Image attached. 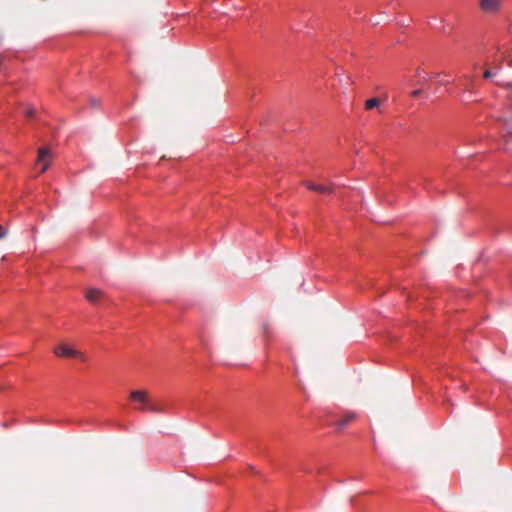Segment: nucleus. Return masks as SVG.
<instances>
[{
  "label": "nucleus",
  "mask_w": 512,
  "mask_h": 512,
  "mask_svg": "<svg viewBox=\"0 0 512 512\" xmlns=\"http://www.w3.org/2000/svg\"><path fill=\"white\" fill-rule=\"evenodd\" d=\"M129 399L135 404L134 409L138 411H147L152 400L146 390H133L130 392Z\"/></svg>",
  "instance_id": "obj_1"
},
{
  "label": "nucleus",
  "mask_w": 512,
  "mask_h": 512,
  "mask_svg": "<svg viewBox=\"0 0 512 512\" xmlns=\"http://www.w3.org/2000/svg\"><path fill=\"white\" fill-rule=\"evenodd\" d=\"M53 352L58 357L77 358L81 361L86 360L83 353L72 348L71 346L67 345L66 343H60L57 347L54 348Z\"/></svg>",
  "instance_id": "obj_2"
},
{
  "label": "nucleus",
  "mask_w": 512,
  "mask_h": 512,
  "mask_svg": "<svg viewBox=\"0 0 512 512\" xmlns=\"http://www.w3.org/2000/svg\"><path fill=\"white\" fill-rule=\"evenodd\" d=\"M503 0H480L479 7L485 13H495L502 6Z\"/></svg>",
  "instance_id": "obj_3"
},
{
  "label": "nucleus",
  "mask_w": 512,
  "mask_h": 512,
  "mask_svg": "<svg viewBox=\"0 0 512 512\" xmlns=\"http://www.w3.org/2000/svg\"><path fill=\"white\" fill-rule=\"evenodd\" d=\"M357 418L356 413L354 412H346L342 418L335 422V426L338 431L343 430L348 425L352 424Z\"/></svg>",
  "instance_id": "obj_4"
},
{
  "label": "nucleus",
  "mask_w": 512,
  "mask_h": 512,
  "mask_svg": "<svg viewBox=\"0 0 512 512\" xmlns=\"http://www.w3.org/2000/svg\"><path fill=\"white\" fill-rule=\"evenodd\" d=\"M49 154H50V152L47 148H40L38 151V160H37L38 163L37 164L41 165L40 173H44L49 167V161H48Z\"/></svg>",
  "instance_id": "obj_5"
},
{
  "label": "nucleus",
  "mask_w": 512,
  "mask_h": 512,
  "mask_svg": "<svg viewBox=\"0 0 512 512\" xmlns=\"http://www.w3.org/2000/svg\"><path fill=\"white\" fill-rule=\"evenodd\" d=\"M86 299L95 304L97 303L102 297L105 296L104 292L102 290L96 289V288H90L86 292Z\"/></svg>",
  "instance_id": "obj_6"
},
{
  "label": "nucleus",
  "mask_w": 512,
  "mask_h": 512,
  "mask_svg": "<svg viewBox=\"0 0 512 512\" xmlns=\"http://www.w3.org/2000/svg\"><path fill=\"white\" fill-rule=\"evenodd\" d=\"M379 105H380V100L378 98H371L365 102V109L371 110L374 108H378Z\"/></svg>",
  "instance_id": "obj_7"
},
{
  "label": "nucleus",
  "mask_w": 512,
  "mask_h": 512,
  "mask_svg": "<svg viewBox=\"0 0 512 512\" xmlns=\"http://www.w3.org/2000/svg\"><path fill=\"white\" fill-rule=\"evenodd\" d=\"M147 411L154 412V413H162V412H164V407L151 402Z\"/></svg>",
  "instance_id": "obj_8"
},
{
  "label": "nucleus",
  "mask_w": 512,
  "mask_h": 512,
  "mask_svg": "<svg viewBox=\"0 0 512 512\" xmlns=\"http://www.w3.org/2000/svg\"><path fill=\"white\" fill-rule=\"evenodd\" d=\"M34 112H35V111H34V109H33V108H28V109L25 111V114H26V116L31 117V116H33V115H34Z\"/></svg>",
  "instance_id": "obj_9"
},
{
  "label": "nucleus",
  "mask_w": 512,
  "mask_h": 512,
  "mask_svg": "<svg viewBox=\"0 0 512 512\" xmlns=\"http://www.w3.org/2000/svg\"><path fill=\"white\" fill-rule=\"evenodd\" d=\"M7 235V230L2 226L0 227V239L4 238Z\"/></svg>",
  "instance_id": "obj_10"
},
{
  "label": "nucleus",
  "mask_w": 512,
  "mask_h": 512,
  "mask_svg": "<svg viewBox=\"0 0 512 512\" xmlns=\"http://www.w3.org/2000/svg\"><path fill=\"white\" fill-rule=\"evenodd\" d=\"M483 76H484V78L488 79V78L492 77V76H493V74H492V72H491L490 70H486V71L484 72V75H483Z\"/></svg>",
  "instance_id": "obj_11"
},
{
  "label": "nucleus",
  "mask_w": 512,
  "mask_h": 512,
  "mask_svg": "<svg viewBox=\"0 0 512 512\" xmlns=\"http://www.w3.org/2000/svg\"><path fill=\"white\" fill-rule=\"evenodd\" d=\"M421 92L422 91L420 89H417V90L412 91L411 95L413 97H417V96H419L421 94Z\"/></svg>",
  "instance_id": "obj_12"
},
{
  "label": "nucleus",
  "mask_w": 512,
  "mask_h": 512,
  "mask_svg": "<svg viewBox=\"0 0 512 512\" xmlns=\"http://www.w3.org/2000/svg\"><path fill=\"white\" fill-rule=\"evenodd\" d=\"M91 104L96 107L99 105V102L96 99H91Z\"/></svg>",
  "instance_id": "obj_13"
},
{
  "label": "nucleus",
  "mask_w": 512,
  "mask_h": 512,
  "mask_svg": "<svg viewBox=\"0 0 512 512\" xmlns=\"http://www.w3.org/2000/svg\"><path fill=\"white\" fill-rule=\"evenodd\" d=\"M422 72H423V71H422L420 68H417V69H416V75H417V76H419V77H420V76L422 75Z\"/></svg>",
  "instance_id": "obj_14"
},
{
  "label": "nucleus",
  "mask_w": 512,
  "mask_h": 512,
  "mask_svg": "<svg viewBox=\"0 0 512 512\" xmlns=\"http://www.w3.org/2000/svg\"><path fill=\"white\" fill-rule=\"evenodd\" d=\"M308 188L313 189V190H318V187L314 186V185H308Z\"/></svg>",
  "instance_id": "obj_15"
},
{
  "label": "nucleus",
  "mask_w": 512,
  "mask_h": 512,
  "mask_svg": "<svg viewBox=\"0 0 512 512\" xmlns=\"http://www.w3.org/2000/svg\"><path fill=\"white\" fill-rule=\"evenodd\" d=\"M321 191H322V193H324L326 191V188H325V186L323 184H322Z\"/></svg>",
  "instance_id": "obj_16"
},
{
  "label": "nucleus",
  "mask_w": 512,
  "mask_h": 512,
  "mask_svg": "<svg viewBox=\"0 0 512 512\" xmlns=\"http://www.w3.org/2000/svg\"><path fill=\"white\" fill-rule=\"evenodd\" d=\"M508 134L512 137V131H509Z\"/></svg>",
  "instance_id": "obj_17"
},
{
  "label": "nucleus",
  "mask_w": 512,
  "mask_h": 512,
  "mask_svg": "<svg viewBox=\"0 0 512 512\" xmlns=\"http://www.w3.org/2000/svg\"><path fill=\"white\" fill-rule=\"evenodd\" d=\"M509 65L512 66V60L510 61Z\"/></svg>",
  "instance_id": "obj_18"
}]
</instances>
